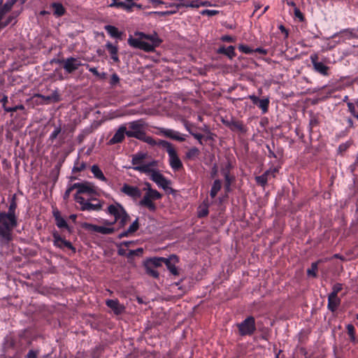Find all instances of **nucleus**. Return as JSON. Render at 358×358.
<instances>
[{"instance_id": "obj_60", "label": "nucleus", "mask_w": 358, "mask_h": 358, "mask_svg": "<svg viewBox=\"0 0 358 358\" xmlns=\"http://www.w3.org/2000/svg\"><path fill=\"white\" fill-rule=\"evenodd\" d=\"M318 124H319V121H318L317 118L315 116H312L310 120V122H309L310 127L311 128H313L314 127L317 126Z\"/></svg>"}, {"instance_id": "obj_6", "label": "nucleus", "mask_w": 358, "mask_h": 358, "mask_svg": "<svg viewBox=\"0 0 358 358\" xmlns=\"http://www.w3.org/2000/svg\"><path fill=\"white\" fill-rule=\"evenodd\" d=\"M147 124L143 119H139L128 123L129 130H127V136L141 140L145 134Z\"/></svg>"}, {"instance_id": "obj_20", "label": "nucleus", "mask_w": 358, "mask_h": 358, "mask_svg": "<svg viewBox=\"0 0 358 358\" xmlns=\"http://www.w3.org/2000/svg\"><path fill=\"white\" fill-rule=\"evenodd\" d=\"M127 127L125 124L121 125L114 136L109 140L108 144L114 145L121 143L124 139V136H127Z\"/></svg>"}, {"instance_id": "obj_11", "label": "nucleus", "mask_w": 358, "mask_h": 358, "mask_svg": "<svg viewBox=\"0 0 358 358\" xmlns=\"http://www.w3.org/2000/svg\"><path fill=\"white\" fill-rule=\"evenodd\" d=\"M159 132L157 134L164 136L173 140L182 142L185 140V135L181 134L180 132L171 129H166L164 127L157 128Z\"/></svg>"}, {"instance_id": "obj_45", "label": "nucleus", "mask_w": 358, "mask_h": 358, "mask_svg": "<svg viewBox=\"0 0 358 358\" xmlns=\"http://www.w3.org/2000/svg\"><path fill=\"white\" fill-rule=\"evenodd\" d=\"M143 252V248L129 250L127 255V258H131L133 256H141Z\"/></svg>"}, {"instance_id": "obj_30", "label": "nucleus", "mask_w": 358, "mask_h": 358, "mask_svg": "<svg viewBox=\"0 0 358 358\" xmlns=\"http://www.w3.org/2000/svg\"><path fill=\"white\" fill-rule=\"evenodd\" d=\"M53 15L56 17H61L64 15L66 10L63 5L59 2H53L50 4Z\"/></svg>"}, {"instance_id": "obj_50", "label": "nucleus", "mask_w": 358, "mask_h": 358, "mask_svg": "<svg viewBox=\"0 0 358 358\" xmlns=\"http://www.w3.org/2000/svg\"><path fill=\"white\" fill-rule=\"evenodd\" d=\"M218 13H219L218 10H208V9L203 10L201 12V14L202 15H208V16H210V17L215 15H217Z\"/></svg>"}, {"instance_id": "obj_51", "label": "nucleus", "mask_w": 358, "mask_h": 358, "mask_svg": "<svg viewBox=\"0 0 358 358\" xmlns=\"http://www.w3.org/2000/svg\"><path fill=\"white\" fill-rule=\"evenodd\" d=\"M294 13L295 17L296 18H298L300 22L304 21L305 18H304L303 13L301 12V10L296 6H295V8L294 9Z\"/></svg>"}, {"instance_id": "obj_29", "label": "nucleus", "mask_w": 358, "mask_h": 358, "mask_svg": "<svg viewBox=\"0 0 358 358\" xmlns=\"http://www.w3.org/2000/svg\"><path fill=\"white\" fill-rule=\"evenodd\" d=\"M106 48L109 52L111 59L115 63H117L120 62L117 52H118V48L116 45H114L110 42H107L106 44Z\"/></svg>"}, {"instance_id": "obj_12", "label": "nucleus", "mask_w": 358, "mask_h": 358, "mask_svg": "<svg viewBox=\"0 0 358 358\" xmlns=\"http://www.w3.org/2000/svg\"><path fill=\"white\" fill-rule=\"evenodd\" d=\"M74 187L78 189V194H89L92 195L96 194V187L92 182L87 181L76 182L74 183Z\"/></svg>"}, {"instance_id": "obj_34", "label": "nucleus", "mask_w": 358, "mask_h": 358, "mask_svg": "<svg viewBox=\"0 0 358 358\" xmlns=\"http://www.w3.org/2000/svg\"><path fill=\"white\" fill-rule=\"evenodd\" d=\"M222 187V182L220 180L217 179L213 182V184L211 187L210 191V196L211 198H215L218 192L221 189Z\"/></svg>"}, {"instance_id": "obj_47", "label": "nucleus", "mask_w": 358, "mask_h": 358, "mask_svg": "<svg viewBox=\"0 0 358 358\" xmlns=\"http://www.w3.org/2000/svg\"><path fill=\"white\" fill-rule=\"evenodd\" d=\"M139 228L138 219L136 218V220L133 222V223L128 228V232H131L134 234L136 232Z\"/></svg>"}, {"instance_id": "obj_56", "label": "nucleus", "mask_w": 358, "mask_h": 358, "mask_svg": "<svg viewBox=\"0 0 358 358\" xmlns=\"http://www.w3.org/2000/svg\"><path fill=\"white\" fill-rule=\"evenodd\" d=\"M38 354V350H30L24 358H37Z\"/></svg>"}, {"instance_id": "obj_7", "label": "nucleus", "mask_w": 358, "mask_h": 358, "mask_svg": "<svg viewBox=\"0 0 358 358\" xmlns=\"http://www.w3.org/2000/svg\"><path fill=\"white\" fill-rule=\"evenodd\" d=\"M162 195L157 190L153 189H149L140 201L139 203L141 206L146 207L149 210L155 212L157 209L156 205L153 202V200H158L162 198Z\"/></svg>"}, {"instance_id": "obj_41", "label": "nucleus", "mask_w": 358, "mask_h": 358, "mask_svg": "<svg viewBox=\"0 0 358 358\" xmlns=\"http://www.w3.org/2000/svg\"><path fill=\"white\" fill-rule=\"evenodd\" d=\"M346 329H347L348 334L350 336V339L351 342L355 343L356 342V338H355V327L352 324H349L347 325Z\"/></svg>"}, {"instance_id": "obj_32", "label": "nucleus", "mask_w": 358, "mask_h": 358, "mask_svg": "<svg viewBox=\"0 0 358 358\" xmlns=\"http://www.w3.org/2000/svg\"><path fill=\"white\" fill-rule=\"evenodd\" d=\"M91 171L96 178H97L101 181H103V182L107 181L106 178L104 176L102 171L100 169V168L99 167L98 165H96V164L93 165L91 167Z\"/></svg>"}, {"instance_id": "obj_4", "label": "nucleus", "mask_w": 358, "mask_h": 358, "mask_svg": "<svg viewBox=\"0 0 358 358\" xmlns=\"http://www.w3.org/2000/svg\"><path fill=\"white\" fill-rule=\"evenodd\" d=\"M161 147L165 148L169 155V165L174 171H178L183 167L182 163L173 145L166 141L159 143Z\"/></svg>"}, {"instance_id": "obj_25", "label": "nucleus", "mask_w": 358, "mask_h": 358, "mask_svg": "<svg viewBox=\"0 0 358 358\" xmlns=\"http://www.w3.org/2000/svg\"><path fill=\"white\" fill-rule=\"evenodd\" d=\"M201 1H199V0H195V1H192L189 3H180L178 5L170 6L171 9L170 10L166 11L163 13L166 14V15L176 13L178 10V8L181 6L199 8L201 6V5H200Z\"/></svg>"}, {"instance_id": "obj_48", "label": "nucleus", "mask_w": 358, "mask_h": 358, "mask_svg": "<svg viewBox=\"0 0 358 358\" xmlns=\"http://www.w3.org/2000/svg\"><path fill=\"white\" fill-rule=\"evenodd\" d=\"M343 285L341 283H336L332 287V291L329 294L336 295L342 290Z\"/></svg>"}, {"instance_id": "obj_31", "label": "nucleus", "mask_w": 358, "mask_h": 358, "mask_svg": "<svg viewBox=\"0 0 358 358\" xmlns=\"http://www.w3.org/2000/svg\"><path fill=\"white\" fill-rule=\"evenodd\" d=\"M105 30L107 33L113 38H121L122 32L120 31L117 27L113 25H106L104 27Z\"/></svg>"}, {"instance_id": "obj_36", "label": "nucleus", "mask_w": 358, "mask_h": 358, "mask_svg": "<svg viewBox=\"0 0 358 358\" xmlns=\"http://www.w3.org/2000/svg\"><path fill=\"white\" fill-rule=\"evenodd\" d=\"M166 258L164 257H154L148 259L145 263L150 264L153 267H158L162 266V264L165 262Z\"/></svg>"}, {"instance_id": "obj_62", "label": "nucleus", "mask_w": 358, "mask_h": 358, "mask_svg": "<svg viewBox=\"0 0 358 358\" xmlns=\"http://www.w3.org/2000/svg\"><path fill=\"white\" fill-rule=\"evenodd\" d=\"M13 20V17L9 16L7 17V19L5 21L1 22V25L3 27V28H5L6 27H7L9 24H10L12 22Z\"/></svg>"}, {"instance_id": "obj_17", "label": "nucleus", "mask_w": 358, "mask_h": 358, "mask_svg": "<svg viewBox=\"0 0 358 358\" xmlns=\"http://www.w3.org/2000/svg\"><path fill=\"white\" fill-rule=\"evenodd\" d=\"M83 227L87 230L100 233L101 234H111L115 231V229L113 227H103V226H98V225L87 223V222L83 223Z\"/></svg>"}, {"instance_id": "obj_15", "label": "nucleus", "mask_w": 358, "mask_h": 358, "mask_svg": "<svg viewBox=\"0 0 358 358\" xmlns=\"http://www.w3.org/2000/svg\"><path fill=\"white\" fill-rule=\"evenodd\" d=\"M150 179L154 181L159 187L166 189L168 188L169 181L157 170L152 169Z\"/></svg>"}, {"instance_id": "obj_58", "label": "nucleus", "mask_w": 358, "mask_h": 358, "mask_svg": "<svg viewBox=\"0 0 358 358\" xmlns=\"http://www.w3.org/2000/svg\"><path fill=\"white\" fill-rule=\"evenodd\" d=\"M86 68L89 70V71L92 72L94 76L99 77L100 76V74L99 71H97V69L95 67H90L89 64H84Z\"/></svg>"}, {"instance_id": "obj_63", "label": "nucleus", "mask_w": 358, "mask_h": 358, "mask_svg": "<svg viewBox=\"0 0 358 358\" xmlns=\"http://www.w3.org/2000/svg\"><path fill=\"white\" fill-rule=\"evenodd\" d=\"M254 52H258L263 55H266L268 54V50L262 48H257L254 50Z\"/></svg>"}, {"instance_id": "obj_35", "label": "nucleus", "mask_w": 358, "mask_h": 358, "mask_svg": "<svg viewBox=\"0 0 358 358\" xmlns=\"http://www.w3.org/2000/svg\"><path fill=\"white\" fill-rule=\"evenodd\" d=\"M270 100L269 98H264L259 99L258 104L257 105L262 111V113H266L268 110Z\"/></svg>"}, {"instance_id": "obj_46", "label": "nucleus", "mask_w": 358, "mask_h": 358, "mask_svg": "<svg viewBox=\"0 0 358 358\" xmlns=\"http://www.w3.org/2000/svg\"><path fill=\"white\" fill-rule=\"evenodd\" d=\"M238 50L245 54H252L254 52V49L250 48L248 45L241 44L238 47Z\"/></svg>"}, {"instance_id": "obj_13", "label": "nucleus", "mask_w": 358, "mask_h": 358, "mask_svg": "<svg viewBox=\"0 0 358 358\" xmlns=\"http://www.w3.org/2000/svg\"><path fill=\"white\" fill-rule=\"evenodd\" d=\"M222 122L232 131H239L242 134L247 131L246 127L242 121L231 118V120H223Z\"/></svg>"}, {"instance_id": "obj_5", "label": "nucleus", "mask_w": 358, "mask_h": 358, "mask_svg": "<svg viewBox=\"0 0 358 358\" xmlns=\"http://www.w3.org/2000/svg\"><path fill=\"white\" fill-rule=\"evenodd\" d=\"M108 213L114 216L115 221L118 222L120 227H124L130 219L123 206L118 203L110 205L108 207Z\"/></svg>"}, {"instance_id": "obj_52", "label": "nucleus", "mask_w": 358, "mask_h": 358, "mask_svg": "<svg viewBox=\"0 0 358 358\" xmlns=\"http://www.w3.org/2000/svg\"><path fill=\"white\" fill-rule=\"evenodd\" d=\"M223 175L224 176V179H225V181H226V187L227 188H229L230 185H231V179H230V177H229V170H224L223 171Z\"/></svg>"}, {"instance_id": "obj_1", "label": "nucleus", "mask_w": 358, "mask_h": 358, "mask_svg": "<svg viewBox=\"0 0 358 358\" xmlns=\"http://www.w3.org/2000/svg\"><path fill=\"white\" fill-rule=\"evenodd\" d=\"M137 38L130 36L128 38V44L135 48L143 50L145 52H152L156 47L162 43V40L156 33L145 34L143 32H136Z\"/></svg>"}, {"instance_id": "obj_44", "label": "nucleus", "mask_w": 358, "mask_h": 358, "mask_svg": "<svg viewBox=\"0 0 358 358\" xmlns=\"http://www.w3.org/2000/svg\"><path fill=\"white\" fill-rule=\"evenodd\" d=\"M61 131L62 128L60 126L55 127L54 131L51 133V134L49 136V141L53 142L54 140H55L57 138L58 135L61 133Z\"/></svg>"}, {"instance_id": "obj_21", "label": "nucleus", "mask_w": 358, "mask_h": 358, "mask_svg": "<svg viewBox=\"0 0 358 358\" xmlns=\"http://www.w3.org/2000/svg\"><path fill=\"white\" fill-rule=\"evenodd\" d=\"M121 192L122 193H124V194H126L130 197H132L134 199L139 198L141 196V192L138 187H134V186H131L126 183H124L122 185V187L121 188Z\"/></svg>"}, {"instance_id": "obj_38", "label": "nucleus", "mask_w": 358, "mask_h": 358, "mask_svg": "<svg viewBox=\"0 0 358 358\" xmlns=\"http://www.w3.org/2000/svg\"><path fill=\"white\" fill-rule=\"evenodd\" d=\"M199 155L200 150L197 148L193 147L186 152L185 156L188 159H194L198 157Z\"/></svg>"}, {"instance_id": "obj_42", "label": "nucleus", "mask_w": 358, "mask_h": 358, "mask_svg": "<svg viewBox=\"0 0 358 358\" xmlns=\"http://www.w3.org/2000/svg\"><path fill=\"white\" fill-rule=\"evenodd\" d=\"M17 208V203L15 201V196H13L8 207V210L6 213H10V215H16L15 210Z\"/></svg>"}, {"instance_id": "obj_54", "label": "nucleus", "mask_w": 358, "mask_h": 358, "mask_svg": "<svg viewBox=\"0 0 358 358\" xmlns=\"http://www.w3.org/2000/svg\"><path fill=\"white\" fill-rule=\"evenodd\" d=\"M220 40L223 42L227 43H234L236 41V38L229 35H224L220 38Z\"/></svg>"}, {"instance_id": "obj_61", "label": "nucleus", "mask_w": 358, "mask_h": 358, "mask_svg": "<svg viewBox=\"0 0 358 358\" xmlns=\"http://www.w3.org/2000/svg\"><path fill=\"white\" fill-rule=\"evenodd\" d=\"M278 29L281 31L282 34L285 35V38H287L289 36V31L285 27L284 25L280 24L278 27Z\"/></svg>"}, {"instance_id": "obj_57", "label": "nucleus", "mask_w": 358, "mask_h": 358, "mask_svg": "<svg viewBox=\"0 0 358 358\" xmlns=\"http://www.w3.org/2000/svg\"><path fill=\"white\" fill-rule=\"evenodd\" d=\"M80 194H78L76 192V194H74L73 197L74 200L81 206L82 203H85L86 200L82 196H80Z\"/></svg>"}, {"instance_id": "obj_14", "label": "nucleus", "mask_w": 358, "mask_h": 358, "mask_svg": "<svg viewBox=\"0 0 358 358\" xmlns=\"http://www.w3.org/2000/svg\"><path fill=\"white\" fill-rule=\"evenodd\" d=\"M54 245L60 249L66 248L72 250L73 253H76V248L73 246L71 242L62 238L61 236L57 233L55 232L52 234Z\"/></svg>"}, {"instance_id": "obj_18", "label": "nucleus", "mask_w": 358, "mask_h": 358, "mask_svg": "<svg viewBox=\"0 0 358 358\" xmlns=\"http://www.w3.org/2000/svg\"><path fill=\"white\" fill-rule=\"evenodd\" d=\"M278 171L277 169H269L266 171L262 175L257 176L255 178L256 182L262 187H264L268 180L272 177L275 178V173Z\"/></svg>"}, {"instance_id": "obj_9", "label": "nucleus", "mask_w": 358, "mask_h": 358, "mask_svg": "<svg viewBox=\"0 0 358 358\" xmlns=\"http://www.w3.org/2000/svg\"><path fill=\"white\" fill-rule=\"evenodd\" d=\"M55 62L62 64V67L65 72L71 74L78 69V68L83 65L80 60L77 57H69L66 59H57Z\"/></svg>"}, {"instance_id": "obj_19", "label": "nucleus", "mask_w": 358, "mask_h": 358, "mask_svg": "<svg viewBox=\"0 0 358 358\" xmlns=\"http://www.w3.org/2000/svg\"><path fill=\"white\" fill-rule=\"evenodd\" d=\"M106 304L116 315H121L125 310L124 306L120 303L117 299H108L106 301Z\"/></svg>"}, {"instance_id": "obj_26", "label": "nucleus", "mask_w": 358, "mask_h": 358, "mask_svg": "<svg viewBox=\"0 0 358 358\" xmlns=\"http://www.w3.org/2000/svg\"><path fill=\"white\" fill-rule=\"evenodd\" d=\"M34 97L41 98L45 103H50L51 102L57 103L61 100L60 96L57 90H55L50 96H45L41 94H35Z\"/></svg>"}, {"instance_id": "obj_24", "label": "nucleus", "mask_w": 358, "mask_h": 358, "mask_svg": "<svg viewBox=\"0 0 358 358\" xmlns=\"http://www.w3.org/2000/svg\"><path fill=\"white\" fill-rule=\"evenodd\" d=\"M135 6L134 0H112L110 7L121 8L125 10L131 9Z\"/></svg>"}, {"instance_id": "obj_49", "label": "nucleus", "mask_w": 358, "mask_h": 358, "mask_svg": "<svg viewBox=\"0 0 358 358\" xmlns=\"http://www.w3.org/2000/svg\"><path fill=\"white\" fill-rule=\"evenodd\" d=\"M76 189L74 187V184L71 185L68 188L66 189V192L64 194L63 199L65 201H67L70 196L71 192Z\"/></svg>"}, {"instance_id": "obj_53", "label": "nucleus", "mask_w": 358, "mask_h": 358, "mask_svg": "<svg viewBox=\"0 0 358 358\" xmlns=\"http://www.w3.org/2000/svg\"><path fill=\"white\" fill-rule=\"evenodd\" d=\"M24 106L22 104H20L17 106H15L14 107H8V108H6V112H15L17 110H24Z\"/></svg>"}, {"instance_id": "obj_2", "label": "nucleus", "mask_w": 358, "mask_h": 358, "mask_svg": "<svg viewBox=\"0 0 358 358\" xmlns=\"http://www.w3.org/2000/svg\"><path fill=\"white\" fill-rule=\"evenodd\" d=\"M17 226V215H10L6 212L0 213V242L8 244L13 240V230Z\"/></svg>"}, {"instance_id": "obj_3", "label": "nucleus", "mask_w": 358, "mask_h": 358, "mask_svg": "<svg viewBox=\"0 0 358 358\" xmlns=\"http://www.w3.org/2000/svg\"><path fill=\"white\" fill-rule=\"evenodd\" d=\"M148 155L143 152H138L132 156L131 164L134 166L133 169L136 171L144 173H150L152 171V168L157 166V161L152 160L148 163L144 164L143 161L147 157Z\"/></svg>"}, {"instance_id": "obj_64", "label": "nucleus", "mask_w": 358, "mask_h": 358, "mask_svg": "<svg viewBox=\"0 0 358 358\" xmlns=\"http://www.w3.org/2000/svg\"><path fill=\"white\" fill-rule=\"evenodd\" d=\"M248 98L252 101V103L255 105H257L258 104L259 99L257 96H255L254 94H252V95H249Z\"/></svg>"}, {"instance_id": "obj_39", "label": "nucleus", "mask_w": 358, "mask_h": 358, "mask_svg": "<svg viewBox=\"0 0 358 358\" xmlns=\"http://www.w3.org/2000/svg\"><path fill=\"white\" fill-rule=\"evenodd\" d=\"M85 168H86V164L84 162H80L79 159H78L74 163V166L73 167L72 172H73V173L80 172V171H83L84 169H85Z\"/></svg>"}, {"instance_id": "obj_16", "label": "nucleus", "mask_w": 358, "mask_h": 358, "mask_svg": "<svg viewBox=\"0 0 358 358\" xmlns=\"http://www.w3.org/2000/svg\"><path fill=\"white\" fill-rule=\"evenodd\" d=\"M102 208V203L95 198L86 200L85 203H82L80 210L82 211H92L99 210Z\"/></svg>"}, {"instance_id": "obj_55", "label": "nucleus", "mask_w": 358, "mask_h": 358, "mask_svg": "<svg viewBox=\"0 0 358 358\" xmlns=\"http://www.w3.org/2000/svg\"><path fill=\"white\" fill-rule=\"evenodd\" d=\"M347 105L350 113L352 114L353 117H355V115H357L358 113L355 110V106L354 103L352 102H348Z\"/></svg>"}, {"instance_id": "obj_37", "label": "nucleus", "mask_w": 358, "mask_h": 358, "mask_svg": "<svg viewBox=\"0 0 358 358\" xmlns=\"http://www.w3.org/2000/svg\"><path fill=\"white\" fill-rule=\"evenodd\" d=\"M140 141H142L146 143H148V145H152V146H155V145H159V146H161L159 143L162 141V140H159L158 141H155L152 136H147L146 135V133L143 135V138H141Z\"/></svg>"}, {"instance_id": "obj_27", "label": "nucleus", "mask_w": 358, "mask_h": 358, "mask_svg": "<svg viewBox=\"0 0 358 358\" xmlns=\"http://www.w3.org/2000/svg\"><path fill=\"white\" fill-rule=\"evenodd\" d=\"M341 302V300L338 296L329 294L327 308L331 312L334 313L338 309Z\"/></svg>"}, {"instance_id": "obj_28", "label": "nucleus", "mask_w": 358, "mask_h": 358, "mask_svg": "<svg viewBox=\"0 0 358 358\" xmlns=\"http://www.w3.org/2000/svg\"><path fill=\"white\" fill-rule=\"evenodd\" d=\"M216 52L217 54L226 55L229 59H233L236 56L235 47L233 45H229L227 48H225L224 45H222Z\"/></svg>"}, {"instance_id": "obj_8", "label": "nucleus", "mask_w": 358, "mask_h": 358, "mask_svg": "<svg viewBox=\"0 0 358 358\" xmlns=\"http://www.w3.org/2000/svg\"><path fill=\"white\" fill-rule=\"evenodd\" d=\"M239 334L241 336H251L256 331L255 320L252 316H249L243 322L237 324Z\"/></svg>"}, {"instance_id": "obj_10", "label": "nucleus", "mask_w": 358, "mask_h": 358, "mask_svg": "<svg viewBox=\"0 0 358 358\" xmlns=\"http://www.w3.org/2000/svg\"><path fill=\"white\" fill-rule=\"evenodd\" d=\"M310 62L313 64V70L323 76L329 75V67L324 63L319 62V56L317 53L311 54L310 56Z\"/></svg>"}, {"instance_id": "obj_33", "label": "nucleus", "mask_w": 358, "mask_h": 358, "mask_svg": "<svg viewBox=\"0 0 358 358\" xmlns=\"http://www.w3.org/2000/svg\"><path fill=\"white\" fill-rule=\"evenodd\" d=\"M339 37V41H345L349 40L352 37V33L348 29H345L340 31L339 33L335 34L332 36V38Z\"/></svg>"}, {"instance_id": "obj_40", "label": "nucleus", "mask_w": 358, "mask_h": 358, "mask_svg": "<svg viewBox=\"0 0 358 358\" xmlns=\"http://www.w3.org/2000/svg\"><path fill=\"white\" fill-rule=\"evenodd\" d=\"M145 268L146 270V273L149 275L157 278L159 277V273L155 269V267L150 266V264L145 263Z\"/></svg>"}, {"instance_id": "obj_22", "label": "nucleus", "mask_w": 358, "mask_h": 358, "mask_svg": "<svg viewBox=\"0 0 358 358\" xmlns=\"http://www.w3.org/2000/svg\"><path fill=\"white\" fill-rule=\"evenodd\" d=\"M178 262V258L176 255H171L169 258H166L165 265L166 266L168 270L170 271L171 274L173 275H178L179 272L175 264Z\"/></svg>"}, {"instance_id": "obj_59", "label": "nucleus", "mask_w": 358, "mask_h": 358, "mask_svg": "<svg viewBox=\"0 0 358 358\" xmlns=\"http://www.w3.org/2000/svg\"><path fill=\"white\" fill-rule=\"evenodd\" d=\"M119 81H120V78L116 73H114L111 76L110 84L112 85H115L119 83Z\"/></svg>"}, {"instance_id": "obj_23", "label": "nucleus", "mask_w": 358, "mask_h": 358, "mask_svg": "<svg viewBox=\"0 0 358 358\" xmlns=\"http://www.w3.org/2000/svg\"><path fill=\"white\" fill-rule=\"evenodd\" d=\"M52 214L55 220V224L58 228L66 229L69 232L71 231V227L68 225L65 219L62 217L61 213L59 210H54Z\"/></svg>"}, {"instance_id": "obj_43", "label": "nucleus", "mask_w": 358, "mask_h": 358, "mask_svg": "<svg viewBox=\"0 0 358 358\" xmlns=\"http://www.w3.org/2000/svg\"><path fill=\"white\" fill-rule=\"evenodd\" d=\"M317 262H313L311 264V267L307 270V273L310 276L315 278L317 276Z\"/></svg>"}]
</instances>
